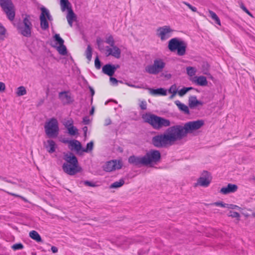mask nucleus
Here are the masks:
<instances>
[{
    "mask_svg": "<svg viewBox=\"0 0 255 255\" xmlns=\"http://www.w3.org/2000/svg\"><path fill=\"white\" fill-rule=\"evenodd\" d=\"M64 159L66 162L63 164L62 169L65 173L74 175L82 171L77 157L73 153L65 154Z\"/></svg>",
    "mask_w": 255,
    "mask_h": 255,
    "instance_id": "obj_1",
    "label": "nucleus"
},
{
    "mask_svg": "<svg viewBox=\"0 0 255 255\" xmlns=\"http://www.w3.org/2000/svg\"><path fill=\"white\" fill-rule=\"evenodd\" d=\"M144 122L149 124L155 129H160L163 127H168L170 125L168 120L157 116L146 114L142 116Z\"/></svg>",
    "mask_w": 255,
    "mask_h": 255,
    "instance_id": "obj_2",
    "label": "nucleus"
},
{
    "mask_svg": "<svg viewBox=\"0 0 255 255\" xmlns=\"http://www.w3.org/2000/svg\"><path fill=\"white\" fill-rule=\"evenodd\" d=\"M166 133L172 145L176 141L180 140L186 136L182 126L180 125L169 128L166 130Z\"/></svg>",
    "mask_w": 255,
    "mask_h": 255,
    "instance_id": "obj_3",
    "label": "nucleus"
},
{
    "mask_svg": "<svg viewBox=\"0 0 255 255\" xmlns=\"http://www.w3.org/2000/svg\"><path fill=\"white\" fill-rule=\"evenodd\" d=\"M18 32L26 37L31 36L32 24L31 22V17L29 15L25 14L21 24L17 27Z\"/></svg>",
    "mask_w": 255,
    "mask_h": 255,
    "instance_id": "obj_4",
    "label": "nucleus"
},
{
    "mask_svg": "<svg viewBox=\"0 0 255 255\" xmlns=\"http://www.w3.org/2000/svg\"><path fill=\"white\" fill-rule=\"evenodd\" d=\"M168 47L171 51H177V55L183 56L185 54L187 45L183 41L174 38L169 41Z\"/></svg>",
    "mask_w": 255,
    "mask_h": 255,
    "instance_id": "obj_5",
    "label": "nucleus"
},
{
    "mask_svg": "<svg viewBox=\"0 0 255 255\" xmlns=\"http://www.w3.org/2000/svg\"><path fill=\"white\" fill-rule=\"evenodd\" d=\"M44 128L45 133L49 137H52L57 136L59 127L58 121L55 118H52L46 123Z\"/></svg>",
    "mask_w": 255,
    "mask_h": 255,
    "instance_id": "obj_6",
    "label": "nucleus"
},
{
    "mask_svg": "<svg viewBox=\"0 0 255 255\" xmlns=\"http://www.w3.org/2000/svg\"><path fill=\"white\" fill-rule=\"evenodd\" d=\"M0 5L8 19L13 21L15 17V8L12 1L11 0H0Z\"/></svg>",
    "mask_w": 255,
    "mask_h": 255,
    "instance_id": "obj_7",
    "label": "nucleus"
},
{
    "mask_svg": "<svg viewBox=\"0 0 255 255\" xmlns=\"http://www.w3.org/2000/svg\"><path fill=\"white\" fill-rule=\"evenodd\" d=\"M204 124V122L202 120L186 123L184 125V126H182L185 136H186L188 133H192L194 131L199 129Z\"/></svg>",
    "mask_w": 255,
    "mask_h": 255,
    "instance_id": "obj_8",
    "label": "nucleus"
},
{
    "mask_svg": "<svg viewBox=\"0 0 255 255\" xmlns=\"http://www.w3.org/2000/svg\"><path fill=\"white\" fill-rule=\"evenodd\" d=\"M165 66V63L161 59H155L152 65L146 67L145 71L150 74H157L161 72Z\"/></svg>",
    "mask_w": 255,
    "mask_h": 255,
    "instance_id": "obj_9",
    "label": "nucleus"
},
{
    "mask_svg": "<svg viewBox=\"0 0 255 255\" xmlns=\"http://www.w3.org/2000/svg\"><path fill=\"white\" fill-rule=\"evenodd\" d=\"M144 161V166L150 165L158 162L161 158V154L159 151L156 150H151L147 152L143 156Z\"/></svg>",
    "mask_w": 255,
    "mask_h": 255,
    "instance_id": "obj_10",
    "label": "nucleus"
},
{
    "mask_svg": "<svg viewBox=\"0 0 255 255\" xmlns=\"http://www.w3.org/2000/svg\"><path fill=\"white\" fill-rule=\"evenodd\" d=\"M152 141L153 144L157 147H162L172 145L166 133L154 136Z\"/></svg>",
    "mask_w": 255,
    "mask_h": 255,
    "instance_id": "obj_11",
    "label": "nucleus"
},
{
    "mask_svg": "<svg viewBox=\"0 0 255 255\" xmlns=\"http://www.w3.org/2000/svg\"><path fill=\"white\" fill-rule=\"evenodd\" d=\"M54 39L56 41V45L54 46L56 48L58 53L61 55L67 54V48L64 44V40L60 36L59 34H56L54 36Z\"/></svg>",
    "mask_w": 255,
    "mask_h": 255,
    "instance_id": "obj_12",
    "label": "nucleus"
},
{
    "mask_svg": "<svg viewBox=\"0 0 255 255\" xmlns=\"http://www.w3.org/2000/svg\"><path fill=\"white\" fill-rule=\"evenodd\" d=\"M212 181V176L207 171H204L201 176L198 179L195 186H201L202 187H208Z\"/></svg>",
    "mask_w": 255,
    "mask_h": 255,
    "instance_id": "obj_13",
    "label": "nucleus"
},
{
    "mask_svg": "<svg viewBox=\"0 0 255 255\" xmlns=\"http://www.w3.org/2000/svg\"><path fill=\"white\" fill-rule=\"evenodd\" d=\"M41 10V13L40 16V26L42 29L45 30L49 27L47 20L50 19V15L49 11L46 8L42 7Z\"/></svg>",
    "mask_w": 255,
    "mask_h": 255,
    "instance_id": "obj_14",
    "label": "nucleus"
},
{
    "mask_svg": "<svg viewBox=\"0 0 255 255\" xmlns=\"http://www.w3.org/2000/svg\"><path fill=\"white\" fill-rule=\"evenodd\" d=\"M123 163L121 160H113L108 161L104 166V170L107 172H112L122 168Z\"/></svg>",
    "mask_w": 255,
    "mask_h": 255,
    "instance_id": "obj_15",
    "label": "nucleus"
},
{
    "mask_svg": "<svg viewBox=\"0 0 255 255\" xmlns=\"http://www.w3.org/2000/svg\"><path fill=\"white\" fill-rule=\"evenodd\" d=\"M172 29L169 26H163L160 27L157 29V35L161 40H165L169 38L171 35Z\"/></svg>",
    "mask_w": 255,
    "mask_h": 255,
    "instance_id": "obj_16",
    "label": "nucleus"
},
{
    "mask_svg": "<svg viewBox=\"0 0 255 255\" xmlns=\"http://www.w3.org/2000/svg\"><path fill=\"white\" fill-rule=\"evenodd\" d=\"M112 47H107L106 48L107 56H112L117 59H119L121 55V50L116 45L111 46Z\"/></svg>",
    "mask_w": 255,
    "mask_h": 255,
    "instance_id": "obj_17",
    "label": "nucleus"
},
{
    "mask_svg": "<svg viewBox=\"0 0 255 255\" xmlns=\"http://www.w3.org/2000/svg\"><path fill=\"white\" fill-rule=\"evenodd\" d=\"M58 97L59 99L64 105L71 104L73 101L69 91H63L60 92L59 93Z\"/></svg>",
    "mask_w": 255,
    "mask_h": 255,
    "instance_id": "obj_18",
    "label": "nucleus"
},
{
    "mask_svg": "<svg viewBox=\"0 0 255 255\" xmlns=\"http://www.w3.org/2000/svg\"><path fill=\"white\" fill-rule=\"evenodd\" d=\"M119 67L118 65L116 66L111 64H106L103 67L102 71L104 74L112 77Z\"/></svg>",
    "mask_w": 255,
    "mask_h": 255,
    "instance_id": "obj_19",
    "label": "nucleus"
},
{
    "mask_svg": "<svg viewBox=\"0 0 255 255\" xmlns=\"http://www.w3.org/2000/svg\"><path fill=\"white\" fill-rule=\"evenodd\" d=\"M69 148L73 150L76 151L77 152L79 153H82V145L78 140H71L68 142Z\"/></svg>",
    "mask_w": 255,
    "mask_h": 255,
    "instance_id": "obj_20",
    "label": "nucleus"
},
{
    "mask_svg": "<svg viewBox=\"0 0 255 255\" xmlns=\"http://www.w3.org/2000/svg\"><path fill=\"white\" fill-rule=\"evenodd\" d=\"M128 161L129 163L134 164L135 166H144V161L143 156L137 157L134 155L130 156L128 158Z\"/></svg>",
    "mask_w": 255,
    "mask_h": 255,
    "instance_id": "obj_21",
    "label": "nucleus"
},
{
    "mask_svg": "<svg viewBox=\"0 0 255 255\" xmlns=\"http://www.w3.org/2000/svg\"><path fill=\"white\" fill-rule=\"evenodd\" d=\"M238 189V187L237 185L229 183L227 186L222 187L220 190V192L223 194H228L236 192Z\"/></svg>",
    "mask_w": 255,
    "mask_h": 255,
    "instance_id": "obj_22",
    "label": "nucleus"
},
{
    "mask_svg": "<svg viewBox=\"0 0 255 255\" xmlns=\"http://www.w3.org/2000/svg\"><path fill=\"white\" fill-rule=\"evenodd\" d=\"M192 82L200 86H205L208 84L206 78L204 76H195L191 79Z\"/></svg>",
    "mask_w": 255,
    "mask_h": 255,
    "instance_id": "obj_23",
    "label": "nucleus"
},
{
    "mask_svg": "<svg viewBox=\"0 0 255 255\" xmlns=\"http://www.w3.org/2000/svg\"><path fill=\"white\" fill-rule=\"evenodd\" d=\"M188 105L190 108H194L198 106H202L203 103L198 100L195 96H191L189 98Z\"/></svg>",
    "mask_w": 255,
    "mask_h": 255,
    "instance_id": "obj_24",
    "label": "nucleus"
},
{
    "mask_svg": "<svg viewBox=\"0 0 255 255\" xmlns=\"http://www.w3.org/2000/svg\"><path fill=\"white\" fill-rule=\"evenodd\" d=\"M45 147L49 153H53L55 151V142L52 140H48L47 141V144H45Z\"/></svg>",
    "mask_w": 255,
    "mask_h": 255,
    "instance_id": "obj_25",
    "label": "nucleus"
},
{
    "mask_svg": "<svg viewBox=\"0 0 255 255\" xmlns=\"http://www.w3.org/2000/svg\"><path fill=\"white\" fill-rule=\"evenodd\" d=\"M149 93L152 95H166V91L163 88H158L157 89H149Z\"/></svg>",
    "mask_w": 255,
    "mask_h": 255,
    "instance_id": "obj_26",
    "label": "nucleus"
},
{
    "mask_svg": "<svg viewBox=\"0 0 255 255\" xmlns=\"http://www.w3.org/2000/svg\"><path fill=\"white\" fill-rule=\"evenodd\" d=\"M174 103L181 111L183 112L186 114H189L188 107L186 105L181 103L179 100L175 101Z\"/></svg>",
    "mask_w": 255,
    "mask_h": 255,
    "instance_id": "obj_27",
    "label": "nucleus"
},
{
    "mask_svg": "<svg viewBox=\"0 0 255 255\" xmlns=\"http://www.w3.org/2000/svg\"><path fill=\"white\" fill-rule=\"evenodd\" d=\"M67 19L69 25L72 27L73 22L75 17V14L71 8L68 9V13L67 15Z\"/></svg>",
    "mask_w": 255,
    "mask_h": 255,
    "instance_id": "obj_28",
    "label": "nucleus"
},
{
    "mask_svg": "<svg viewBox=\"0 0 255 255\" xmlns=\"http://www.w3.org/2000/svg\"><path fill=\"white\" fill-rule=\"evenodd\" d=\"M29 237L37 242L42 241L41 238L39 234L35 231H32L29 233Z\"/></svg>",
    "mask_w": 255,
    "mask_h": 255,
    "instance_id": "obj_29",
    "label": "nucleus"
},
{
    "mask_svg": "<svg viewBox=\"0 0 255 255\" xmlns=\"http://www.w3.org/2000/svg\"><path fill=\"white\" fill-rule=\"evenodd\" d=\"M125 184V181L123 179H121L118 181H116L112 184L110 188H118L122 187Z\"/></svg>",
    "mask_w": 255,
    "mask_h": 255,
    "instance_id": "obj_30",
    "label": "nucleus"
},
{
    "mask_svg": "<svg viewBox=\"0 0 255 255\" xmlns=\"http://www.w3.org/2000/svg\"><path fill=\"white\" fill-rule=\"evenodd\" d=\"M209 13L210 14L211 17L214 20H215V22L217 24L221 25L220 20L219 18L218 17V16H217V15L216 14V13L211 10H209Z\"/></svg>",
    "mask_w": 255,
    "mask_h": 255,
    "instance_id": "obj_31",
    "label": "nucleus"
},
{
    "mask_svg": "<svg viewBox=\"0 0 255 255\" xmlns=\"http://www.w3.org/2000/svg\"><path fill=\"white\" fill-rule=\"evenodd\" d=\"M70 4V3L68 1V0H60V5L62 11H64L66 9L68 10L69 8V5Z\"/></svg>",
    "mask_w": 255,
    "mask_h": 255,
    "instance_id": "obj_32",
    "label": "nucleus"
},
{
    "mask_svg": "<svg viewBox=\"0 0 255 255\" xmlns=\"http://www.w3.org/2000/svg\"><path fill=\"white\" fill-rule=\"evenodd\" d=\"M186 72L189 76L192 77L195 75L197 70L195 67L189 66L186 68Z\"/></svg>",
    "mask_w": 255,
    "mask_h": 255,
    "instance_id": "obj_33",
    "label": "nucleus"
},
{
    "mask_svg": "<svg viewBox=\"0 0 255 255\" xmlns=\"http://www.w3.org/2000/svg\"><path fill=\"white\" fill-rule=\"evenodd\" d=\"M16 94L18 96H21L26 94V90L24 86H20L17 88Z\"/></svg>",
    "mask_w": 255,
    "mask_h": 255,
    "instance_id": "obj_34",
    "label": "nucleus"
},
{
    "mask_svg": "<svg viewBox=\"0 0 255 255\" xmlns=\"http://www.w3.org/2000/svg\"><path fill=\"white\" fill-rule=\"evenodd\" d=\"M94 146V143L93 141H90L87 144L86 148H82L83 152H89L92 151Z\"/></svg>",
    "mask_w": 255,
    "mask_h": 255,
    "instance_id": "obj_35",
    "label": "nucleus"
},
{
    "mask_svg": "<svg viewBox=\"0 0 255 255\" xmlns=\"http://www.w3.org/2000/svg\"><path fill=\"white\" fill-rule=\"evenodd\" d=\"M192 89V87H184L178 92V94L180 97H182Z\"/></svg>",
    "mask_w": 255,
    "mask_h": 255,
    "instance_id": "obj_36",
    "label": "nucleus"
},
{
    "mask_svg": "<svg viewBox=\"0 0 255 255\" xmlns=\"http://www.w3.org/2000/svg\"><path fill=\"white\" fill-rule=\"evenodd\" d=\"M6 30L0 22V39L3 40L5 37Z\"/></svg>",
    "mask_w": 255,
    "mask_h": 255,
    "instance_id": "obj_37",
    "label": "nucleus"
},
{
    "mask_svg": "<svg viewBox=\"0 0 255 255\" xmlns=\"http://www.w3.org/2000/svg\"><path fill=\"white\" fill-rule=\"evenodd\" d=\"M74 124L73 120L70 118L68 120H65V121L63 123L64 126L65 127V128L68 129V128L72 127Z\"/></svg>",
    "mask_w": 255,
    "mask_h": 255,
    "instance_id": "obj_38",
    "label": "nucleus"
},
{
    "mask_svg": "<svg viewBox=\"0 0 255 255\" xmlns=\"http://www.w3.org/2000/svg\"><path fill=\"white\" fill-rule=\"evenodd\" d=\"M67 129L68 130V133L71 135H75L78 132V129L74 126Z\"/></svg>",
    "mask_w": 255,
    "mask_h": 255,
    "instance_id": "obj_39",
    "label": "nucleus"
},
{
    "mask_svg": "<svg viewBox=\"0 0 255 255\" xmlns=\"http://www.w3.org/2000/svg\"><path fill=\"white\" fill-rule=\"evenodd\" d=\"M92 49L90 45H88L87 46L86 51V58L89 60H91L92 55Z\"/></svg>",
    "mask_w": 255,
    "mask_h": 255,
    "instance_id": "obj_40",
    "label": "nucleus"
},
{
    "mask_svg": "<svg viewBox=\"0 0 255 255\" xmlns=\"http://www.w3.org/2000/svg\"><path fill=\"white\" fill-rule=\"evenodd\" d=\"M106 42L110 45L111 46L115 45V40L112 35H109L106 39Z\"/></svg>",
    "mask_w": 255,
    "mask_h": 255,
    "instance_id": "obj_41",
    "label": "nucleus"
},
{
    "mask_svg": "<svg viewBox=\"0 0 255 255\" xmlns=\"http://www.w3.org/2000/svg\"><path fill=\"white\" fill-rule=\"evenodd\" d=\"M169 93L171 94H176L177 93V88L176 85H172L168 90Z\"/></svg>",
    "mask_w": 255,
    "mask_h": 255,
    "instance_id": "obj_42",
    "label": "nucleus"
},
{
    "mask_svg": "<svg viewBox=\"0 0 255 255\" xmlns=\"http://www.w3.org/2000/svg\"><path fill=\"white\" fill-rule=\"evenodd\" d=\"M228 216L232 218H236L239 219L240 217V214L238 212L235 211H230L229 213Z\"/></svg>",
    "mask_w": 255,
    "mask_h": 255,
    "instance_id": "obj_43",
    "label": "nucleus"
},
{
    "mask_svg": "<svg viewBox=\"0 0 255 255\" xmlns=\"http://www.w3.org/2000/svg\"><path fill=\"white\" fill-rule=\"evenodd\" d=\"M183 3L186 5L193 12H197V9L196 7L192 6L190 3L186 1H183Z\"/></svg>",
    "mask_w": 255,
    "mask_h": 255,
    "instance_id": "obj_44",
    "label": "nucleus"
},
{
    "mask_svg": "<svg viewBox=\"0 0 255 255\" xmlns=\"http://www.w3.org/2000/svg\"><path fill=\"white\" fill-rule=\"evenodd\" d=\"M212 205L216 206H220V207H224V208L228 207V204H225L222 202H215V203H213V204H212Z\"/></svg>",
    "mask_w": 255,
    "mask_h": 255,
    "instance_id": "obj_45",
    "label": "nucleus"
},
{
    "mask_svg": "<svg viewBox=\"0 0 255 255\" xmlns=\"http://www.w3.org/2000/svg\"><path fill=\"white\" fill-rule=\"evenodd\" d=\"M12 248L14 250H21L23 248V246L22 244H15L12 246Z\"/></svg>",
    "mask_w": 255,
    "mask_h": 255,
    "instance_id": "obj_46",
    "label": "nucleus"
},
{
    "mask_svg": "<svg viewBox=\"0 0 255 255\" xmlns=\"http://www.w3.org/2000/svg\"><path fill=\"white\" fill-rule=\"evenodd\" d=\"M95 66L97 69H100L101 68V62L98 57L95 59Z\"/></svg>",
    "mask_w": 255,
    "mask_h": 255,
    "instance_id": "obj_47",
    "label": "nucleus"
},
{
    "mask_svg": "<svg viewBox=\"0 0 255 255\" xmlns=\"http://www.w3.org/2000/svg\"><path fill=\"white\" fill-rule=\"evenodd\" d=\"M139 106L142 110H145L146 109V107H147L146 102L144 101H141L140 103Z\"/></svg>",
    "mask_w": 255,
    "mask_h": 255,
    "instance_id": "obj_48",
    "label": "nucleus"
},
{
    "mask_svg": "<svg viewBox=\"0 0 255 255\" xmlns=\"http://www.w3.org/2000/svg\"><path fill=\"white\" fill-rule=\"evenodd\" d=\"M5 90V84L2 82H0V92H4Z\"/></svg>",
    "mask_w": 255,
    "mask_h": 255,
    "instance_id": "obj_49",
    "label": "nucleus"
},
{
    "mask_svg": "<svg viewBox=\"0 0 255 255\" xmlns=\"http://www.w3.org/2000/svg\"><path fill=\"white\" fill-rule=\"evenodd\" d=\"M83 122L85 125H88L90 123V120L88 117H84L83 119Z\"/></svg>",
    "mask_w": 255,
    "mask_h": 255,
    "instance_id": "obj_50",
    "label": "nucleus"
},
{
    "mask_svg": "<svg viewBox=\"0 0 255 255\" xmlns=\"http://www.w3.org/2000/svg\"><path fill=\"white\" fill-rule=\"evenodd\" d=\"M85 184L86 185H87V186H91V187H94L95 186V185L94 183H93L90 181H86L85 182Z\"/></svg>",
    "mask_w": 255,
    "mask_h": 255,
    "instance_id": "obj_51",
    "label": "nucleus"
},
{
    "mask_svg": "<svg viewBox=\"0 0 255 255\" xmlns=\"http://www.w3.org/2000/svg\"><path fill=\"white\" fill-rule=\"evenodd\" d=\"M242 8L243 10L245 11L247 13H248L249 15L252 16V14L250 13V12L248 10V9L244 5H243L242 7Z\"/></svg>",
    "mask_w": 255,
    "mask_h": 255,
    "instance_id": "obj_52",
    "label": "nucleus"
},
{
    "mask_svg": "<svg viewBox=\"0 0 255 255\" xmlns=\"http://www.w3.org/2000/svg\"><path fill=\"white\" fill-rule=\"evenodd\" d=\"M110 81L111 82H112L113 84H117L118 83V80L115 78L111 77Z\"/></svg>",
    "mask_w": 255,
    "mask_h": 255,
    "instance_id": "obj_53",
    "label": "nucleus"
},
{
    "mask_svg": "<svg viewBox=\"0 0 255 255\" xmlns=\"http://www.w3.org/2000/svg\"><path fill=\"white\" fill-rule=\"evenodd\" d=\"M51 250L53 253H56L58 252V249L57 247L55 246H52L51 248Z\"/></svg>",
    "mask_w": 255,
    "mask_h": 255,
    "instance_id": "obj_54",
    "label": "nucleus"
},
{
    "mask_svg": "<svg viewBox=\"0 0 255 255\" xmlns=\"http://www.w3.org/2000/svg\"><path fill=\"white\" fill-rule=\"evenodd\" d=\"M6 192L8 194H9V195H12V196H15V197H19V198L20 197V195H19L15 194V193H11V192H8V191H6Z\"/></svg>",
    "mask_w": 255,
    "mask_h": 255,
    "instance_id": "obj_55",
    "label": "nucleus"
},
{
    "mask_svg": "<svg viewBox=\"0 0 255 255\" xmlns=\"http://www.w3.org/2000/svg\"><path fill=\"white\" fill-rule=\"evenodd\" d=\"M97 43L98 46H100L101 44L102 43V40L101 39V38H98L97 39Z\"/></svg>",
    "mask_w": 255,
    "mask_h": 255,
    "instance_id": "obj_56",
    "label": "nucleus"
},
{
    "mask_svg": "<svg viewBox=\"0 0 255 255\" xmlns=\"http://www.w3.org/2000/svg\"><path fill=\"white\" fill-rule=\"evenodd\" d=\"M83 131H84L85 132V135L86 134V132L87 131V130H88V128L87 127H84L83 128Z\"/></svg>",
    "mask_w": 255,
    "mask_h": 255,
    "instance_id": "obj_57",
    "label": "nucleus"
},
{
    "mask_svg": "<svg viewBox=\"0 0 255 255\" xmlns=\"http://www.w3.org/2000/svg\"><path fill=\"white\" fill-rule=\"evenodd\" d=\"M19 198H21L22 200H23L24 202H27V200L26 198H25L24 197L20 196V197Z\"/></svg>",
    "mask_w": 255,
    "mask_h": 255,
    "instance_id": "obj_58",
    "label": "nucleus"
},
{
    "mask_svg": "<svg viewBox=\"0 0 255 255\" xmlns=\"http://www.w3.org/2000/svg\"><path fill=\"white\" fill-rule=\"evenodd\" d=\"M128 86H129V87H133V88H139V87H138V86H136L135 85H131V84H128Z\"/></svg>",
    "mask_w": 255,
    "mask_h": 255,
    "instance_id": "obj_59",
    "label": "nucleus"
},
{
    "mask_svg": "<svg viewBox=\"0 0 255 255\" xmlns=\"http://www.w3.org/2000/svg\"><path fill=\"white\" fill-rule=\"evenodd\" d=\"M176 94H172V95L170 96V99H173L175 96L176 95Z\"/></svg>",
    "mask_w": 255,
    "mask_h": 255,
    "instance_id": "obj_60",
    "label": "nucleus"
},
{
    "mask_svg": "<svg viewBox=\"0 0 255 255\" xmlns=\"http://www.w3.org/2000/svg\"><path fill=\"white\" fill-rule=\"evenodd\" d=\"M90 90H91L92 95L93 96L94 94V90L92 88L90 89Z\"/></svg>",
    "mask_w": 255,
    "mask_h": 255,
    "instance_id": "obj_61",
    "label": "nucleus"
},
{
    "mask_svg": "<svg viewBox=\"0 0 255 255\" xmlns=\"http://www.w3.org/2000/svg\"><path fill=\"white\" fill-rule=\"evenodd\" d=\"M94 109L93 108L90 111V114L92 115L94 113Z\"/></svg>",
    "mask_w": 255,
    "mask_h": 255,
    "instance_id": "obj_62",
    "label": "nucleus"
}]
</instances>
